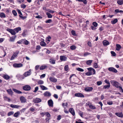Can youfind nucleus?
<instances>
[{"mask_svg": "<svg viewBox=\"0 0 123 123\" xmlns=\"http://www.w3.org/2000/svg\"><path fill=\"white\" fill-rule=\"evenodd\" d=\"M87 69L89 70L88 72L85 73V74L87 76H90L92 74H94L95 73V71L94 69L92 68H87Z\"/></svg>", "mask_w": 123, "mask_h": 123, "instance_id": "1", "label": "nucleus"}, {"mask_svg": "<svg viewBox=\"0 0 123 123\" xmlns=\"http://www.w3.org/2000/svg\"><path fill=\"white\" fill-rule=\"evenodd\" d=\"M111 82L113 86L117 88H119L121 86L120 84L116 81L111 80Z\"/></svg>", "mask_w": 123, "mask_h": 123, "instance_id": "2", "label": "nucleus"}, {"mask_svg": "<svg viewBox=\"0 0 123 123\" xmlns=\"http://www.w3.org/2000/svg\"><path fill=\"white\" fill-rule=\"evenodd\" d=\"M19 52V51L18 50L16 51V52H14L10 59V60H12L14 59L15 57H17V56Z\"/></svg>", "mask_w": 123, "mask_h": 123, "instance_id": "3", "label": "nucleus"}, {"mask_svg": "<svg viewBox=\"0 0 123 123\" xmlns=\"http://www.w3.org/2000/svg\"><path fill=\"white\" fill-rule=\"evenodd\" d=\"M6 30L9 32L12 35H15L16 34L14 29H12L9 28H7L6 29Z\"/></svg>", "mask_w": 123, "mask_h": 123, "instance_id": "4", "label": "nucleus"}, {"mask_svg": "<svg viewBox=\"0 0 123 123\" xmlns=\"http://www.w3.org/2000/svg\"><path fill=\"white\" fill-rule=\"evenodd\" d=\"M49 79L50 81L55 83L57 81V79L53 77H50Z\"/></svg>", "mask_w": 123, "mask_h": 123, "instance_id": "5", "label": "nucleus"}, {"mask_svg": "<svg viewBox=\"0 0 123 123\" xmlns=\"http://www.w3.org/2000/svg\"><path fill=\"white\" fill-rule=\"evenodd\" d=\"M108 70L109 71L113 73H117V71L116 69L112 67L109 68Z\"/></svg>", "mask_w": 123, "mask_h": 123, "instance_id": "6", "label": "nucleus"}, {"mask_svg": "<svg viewBox=\"0 0 123 123\" xmlns=\"http://www.w3.org/2000/svg\"><path fill=\"white\" fill-rule=\"evenodd\" d=\"M31 70L30 69L28 71L25 72L23 74V75L25 77L30 75L31 74Z\"/></svg>", "mask_w": 123, "mask_h": 123, "instance_id": "7", "label": "nucleus"}, {"mask_svg": "<svg viewBox=\"0 0 123 123\" xmlns=\"http://www.w3.org/2000/svg\"><path fill=\"white\" fill-rule=\"evenodd\" d=\"M23 89L25 91L29 90L31 89V87L29 85H26L24 86L23 87Z\"/></svg>", "mask_w": 123, "mask_h": 123, "instance_id": "8", "label": "nucleus"}, {"mask_svg": "<svg viewBox=\"0 0 123 123\" xmlns=\"http://www.w3.org/2000/svg\"><path fill=\"white\" fill-rule=\"evenodd\" d=\"M23 64L21 63H14L13 64V66L15 68H20L22 67Z\"/></svg>", "mask_w": 123, "mask_h": 123, "instance_id": "9", "label": "nucleus"}, {"mask_svg": "<svg viewBox=\"0 0 123 123\" xmlns=\"http://www.w3.org/2000/svg\"><path fill=\"white\" fill-rule=\"evenodd\" d=\"M42 101L40 98H36L33 99V101L34 103H38Z\"/></svg>", "mask_w": 123, "mask_h": 123, "instance_id": "10", "label": "nucleus"}, {"mask_svg": "<svg viewBox=\"0 0 123 123\" xmlns=\"http://www.w3.org/2000/svg\"><path fill=\"white\" fill-rule=\"evenodd\" d=\"M74 95L76 97L80 98H84V95L81 93H76Z\"/></svg>", "mask_w": 123, "mask_h": 123, "instance_id": "11", "label": "nucleus"}, {"mask_svg": "<svg viewBox=\"0 0 123 123\" xmlns=\"http://www.w3.org/2000/svg\"><path fill=\"white\" fill-rule=\"evenodd\" d=\"M55 59L51 58L49 59V62L52 64H55Z\"/></svg>", "mask_w": 123, "mask_h": 123, "instance_id": "12", "label": "nucleus"}, {"mask_svg": "<svg viewBox=\"0 0 123 123\" xmlns=\"http://www.w3.org/2000/svg\"><path fill=\"white\" fill-rule=\"evenodd\" d=\"M20 99L21 103H24L26 102V99L23 96H21L20 98Z\"/></svg>", "mask_w": 123, "mask_h": 123, "instance_id": "13", "label": "nucleus"}, {"mask_svg": "<svg viewBox=\"0 0 123 123\" xmlns=\"http://www.w3.org/2000/svg\"><path fill=\"white\" fill-rule=\"evenodd\" d=\"M43 95L45 97H49L51 96V94L49 92L46 91L44 93Z\"/></svg>", "mask_w": 123, "mask_h": 123, "instance_id": "14", "label": "nucleus"}, {"mask_svg": "<svg viewBox=\"0 0 123 123\" xmlns=\"http://www.w3.org/2000/svg\"><path fill=\"white\" fill-rule=\"evenodd\" d=\"M48 104L49 106L50 107H53V102L52 99L48 100Z\"/></svg>", "mask_w": 123, "mask_h": 123, "instance_id": "15", "label": "nucleus"}, {"mask_svg": "<svg viewBox=\"0 0 123 123\" xmlns=\"http://www.w3.org/2000/svg\"><path fill=\"white\" fill-rule=\"evenodd\" d=\"M60 59L61 61H65L66 60L67 58L64 55H61L60 56Z\"/></svg>", "mask_w": 123, "mask_h": 123, "instance_id": "16", "label": "nucleus"}, {"mask_svg": "<svg viewBox=\"0 0 123 123\" xmlns=\"http://www.w3.org/2000/svg\"><path fill=\"white\" fill-rule=\"evenodd\" d=\"M93 89V88L92 87H88L85 88V90L87 92H90L92 91Z\"/></svg>", "mask_w": 123, "mask_h": 123, "instance_id": "17", "label": "nucleus"}, {"mask_svg": "<svg viewBox=\"0 0 123 123\" xmlns=\"http://www.w3.org/2000/svg\"><path fill=\"white\" fill-rule=\"evenodd\" d=\"M69 111L73 116H74L75 113L74 110L73 108H70L69 109Z\"/></svg>", "mask_w": 123, "mask_h": 123, "instance_id": "18", "label": "nucleus"}, {"mask_svg": "<svg viewBox=\"0 0 123 123\" xmlns=\"http://www.w3.org/2000/svg\"><path fill=\"white\" fill-rule=\"evenodd\" d=\"M16 33H17L19 31H21V28L20 27H18L15 28L14 29Z\"/></svg>", "mask_w": 123, "mask_h": 123, "instance_id": "19", "label": "nucleus"}, {"mask_svg": "<svg viewBox=\"0 0 123 123\" xmlns=\"http://www.w3.org/2000/svg\"><path fill=\"white\" fill-rule=\"evenodd\" d=\"M115 114L117 116H118L119 117H123V114H122V113L121 112V113L116 112L115 113Z\"/></svg>", "mask_w": 123, "mask_h": 123, "instance_id": "20", "label": "nucleus"}, {"mask_svg": "<svg viewBox=\"0 0 123 123\" xmlns=\"http://www.w3.org/2000/svg\"><path fill=\"white\" fill-rule=\"evenodd\" d=\"M10 107L12 108L18 109L19 108L20 106L19 105H14L13 104H11L10 105Z\"/></svg>", "mask_w": 123, "mask_h": 123, "instance_id": "21", "label": "nucleus"}, {"mask_svg": "<svg viewBox=\"0 0 123 123\" xmlns=\"http://www.w3.org/2000/svg\"><path fill=\"white\" fill-rule=\"evenodd\" d=\"M51 39V37L49 36H48L46 39V41L47 42V43H48L50 41V40Z\"/></svg>", "mask_w": 123, "mask_h": 123, "instance_id": "22", "label": "nucleus"}, {"mask_svg": "<svg viewBox=\"0 0 123 123\" xmlns=\"http://www.w3.org/2000/svg\"><path fill=\"white\" fill-rule=\"evenodd\" d=\"M6 91L9 94L11 95H13V92L11 89H7Z\"/></svg>", "mask_w": 123, "mask_h": 123, "instance_id": "23", "label": "nucleus"}, {"mask_svg": "<svg viewBox=\"0 0 123 123\" xmlns=\"http://www.w3.org/2000/svg\"><path fill=\"white\" fill-rule=\"evenodd\" d=\"M13 90L15 93L18 94H21L22 93V92L21 91L18 90L16 89L13 88Z\"/></svg>", "mask_w": 123, "mask_h": 123, "instance_id": "24", "label": "nucleus"}, {"mask_svg": "<svg viewBox=\"0 0 123 123\" xmlns=\"http://www.w3.org/2000/svg\"><path fill=\"white\" fill-rule=\"evenodd\" d=\"M116 50L117 51H119L120 49L121 48V45L118 44H116Z\"/></svg>", "mask_w": 123, "mask_h": 123, "instance_id": "25", "label": "nucleus"}, {"mask_svg": "<svg viewBox=\"0 0 123 123\" xmlns=\"http://www.w3.org/2000/svg\"><path fill=\"white\" fill-rule=\"evenodd\" d=\"M3 77L5 79L7 80H9L10 78V77L7 74L4 75L3 76Z\"/></svg>", "mask_w": 123, "mask_h": 123, "instance_id": "26", "label": "nucleus"}, {"mask_svg": "<svg viewBox=\"0 0 123 123\" xmlns=\"http://www.w3.org/2000/svg\"><path fill=\"white\" fill-rule=\"evenodd\" d=\"M103 44L104 46H107L109 44V42L105 40L103 42Z\"/></svg>", "mask_w": 123, "mask_h": 123, "instance_id": "27", "label": "nucleus"}, {"mask_svg": "<svg viewBox=\"0 0 123 123\" xmlns=\"http://www.w3.org/2000/svg\"><path fill=\"white\" fill-rule=\"evenodd\" d=\"M3 98L5 100L7 101L8 102H10L11 101V99L10 98L7 97L6 96H4Z\"/></svg>", "mask_w": 123, "mask_h": 123, "instance_id": "28", "label": "nucleus"}, {"mask_svg": "<svg viewBox=\"0 0 123 123\" xmlns=\"http://www.w3.org/2000/svg\"><path fill=\"white\" fill-rule=\"evenodd\" d=\"M117 3L118 5H121L123 4V0H118Z\"/></svg>", "mask_w": 123, "mask_h": 123, "instance_id": "29", "label": "nucleus"}, {"mask_svg": "<svg viewBox=\"0 0 123 123\" xmlns=\"http://www.w3.org/2000/svg\"><path fill=\"white\" fill-rule=\"evenodd\" d=\"M20 114V112L18 111L16 112L14 115L13 116L15 117H18Z\"/></svg>", "mask_w": 123, "mask_h": 123, "instance_id": "30", "label": "nucleus"}, {"mask_svg": "<svg viewBox=\"0 0 123 123\" xmlns=\"http://www.w3.org/2000/svg\"><path fill=\"white\" fill-rule=\"evenodd\" d=\"M22 41L23 43H24L25 44L27 45L28 44L29 42L27 40H26L25 39H22Z\"/></svg>", "mask_w": 123, "mask_h": 123, "instance_id": "31", "label": "nucleus"}, {"mask_svg": "<svg viewBox=\"0 0 123 123\" xmlns=\"http://www.w3.org/2000/svg\"><path fill=\"white\" fill-rule=\"evenodd\" d=\"M118 20L117 18L114 19L113 20H112L111 21V23L113 25H114L116 24L117 21Z\"/></svg>", "mask_w": 123, "mask_h": 123, "instance_id": "32", "label": "nucleus"}, {"mask_svg": "<svg viewBox=\"0 0 123 123\" xmlns=\"http://www.w3.org/2000/svg\"><path fill=\"white\" fill-rule=\"evenodd\" d=\"M0 17L1 18L6 17V16L5 14L3 12H1L0 13Z\"/></svg>", "mask_w": 123, "mask_h": 123, "instance_id": "33", "label": "nucleus"}, {"mask_svg": "<svg viewBox=\"0 0 123 123\" xmlns=\"http://www.w3.org/2000/svg\"><path fill=\"white\" fill-rule=\"evenodd\" d=\"M46 14L47 16V17L48 18H52V16L50 13L48 12H47L46 13Z\"/></svg>", "mask_w": 123, "mask_h": 123, "instance_id": "34", "label": "nucleus"}, {"mask_svg": "<svg viewBox=\"0 0 123 123\" xmlns=\"http://www.w3.org/2000/svg\"><path fill=\"white\" fill-rule=\"evenodd\" d=\"M92 60H89L87 61L86 64L88 65H91V63L92 62Z\"/></svg>", "mask_w": 123, "mask_h": 123, "instance_id": "35", "label": "nucleus"}, {"mask_svg": "<svg viewBox=\"0 0 123 123\" xmlns=\"http://www.w3.org/2000/svg\"><path fill=\"white\" fill-rule=\"evenodd\" d=\"M40 86L43 90H47L48 89V88H47L44 86L41 85Z\"/></svg>", "mask_w": 123, "mask_h": 123, "instance_id": "36", "label": "nucleus"}, {"mask_svg": "<svg viewBox=\"0 0 123 123\" xmlns=\"http://www.w3.org/2000/svg\"><path fill=\"white\" fill-rule=\"evenodd\" d=\"M40 44L41 45L43 46H45L46 45V44L44 41L41 42L40 43Z\"/></svg>", "mask_w": 123, "mask_h": 123, "instance_id": "37", "label": "nucleus"}, {"mask_svg": "<svg viewBox=\"0 0 123 123\" xmlns=\"http://www.w3.org/2000/svg\"><path fill=\"white\" fill-rule=\"evenodd\" d=\"M47 67V66H46L43 65L40 67V70H43L45 69Z\"/></svg>", "mask_w": 123, "mask_h": 123, "instance_id": "38", "label": "nucleus"}, {"mask_svg": "<svg viewBox=\"0 0 123 123\" xmlns=\"http://www.w3.org/2000/svg\"><path fill=\"white\" fill-rule=\"evenodd\" d=\"M89 107L90 109L93 110H94L96 109V107L94 106L92 104L89 105Z\"/></svg>", "mask_w": 123, "mask_h": 123, "instance_id": "39", "label": "nucleus"}, {"mask_svg": "<svg viewBox=\"0 0 123 123\" xmlns=\"http://www.w3.org/2000/svg\"><path fill=\"white\" fill-rule=\"evenodd\" d=\"M76 69L79 71L81 72H83L84 71V69L80 68H77Z\"/></svg>", "mask_w": 123, "mask_h": 123, "instance_id": "40", "label": "nucleus"}, {"mask_svg": "<svg viewBox=\"0 0 123 123\" xmlns=\"http://www.w3.org/2000/svg\"><path fill=\"white\" fill-rule=\"evenodd\" d=\"M93 67L94 68H98V66L97 63L96 62L94 63L93 64Z\"/></svg>", "mask_w": 123, "mask_h": 123, "instance_id": "41", "label": "nucleus"}, {"mask_svg": "<svg viewBox=\"0 0 123 123\" xmlns=\"http://www.w3.org/2000/svg\"><path fill=\"white\" fill-rule=\"evenodd\" d=\"M38 85H41L43 84V83L44 82L41 80H39L38 81Z\"/></svg>", "mask_w": 123, "mask_h": 123, "instance_id": "42", "label": "nucleus"}, {"mask_svg": "<svg viewBox=\"0 0 123 123\" xmlns=\"http://www.w3.org/2000/svg\"><path fill=\"white\" fill-rule=\"evenodd\" d=\"M79 2H82L84 4H86L87 3L86 0H76Z\"/></svg>", "mask_w": 123, "mask_h": 123, "instance_id": "43", "label": "nucleus"}, {"mask_svg": "<svg viewBox=\"0 0 123 123\" xmlns=\"http://www.w3.org/2000/svg\"><path fill=\"white\" fill-rule=\"evenodd\" d=\"M76 48V47L74 45H72L70 47V49L72 50H74Z\"/></svg>", "mask_w": 123, "mask_h": 123, "instance_id": "44", "label": "nucleus"}, {"mask_svg": "<svg viewBox=\"0 0 123 123\" xmlns=\"http://www.w3.org/2000/svg\"><path fill=\"white\" fill-rule=\"evenodd\" d=\"M110 86V84H109L107 85H104V86L103 88L106 89L109 88Z\"/></svg>", "mask_w": 123, "mask_h": 123, "instance_id": "45", "label": "nucleus"}, {"mask_svg": "<svg viewBox=\"0 0 123 123\" xmlns=\"http://www.w3.org/2000/svg\"><path fill=\"white\" fill-rule=\"evenodd\" d=\"M12 13L15 16H17V13L16 11L15 10H13L12 11Z\"/></svg>", "mask_w": 123, "mask_h": 123, "instance_id": "46", "label": "nucleus"}, {"mask_svg": "<svg viewBox=\"0 0 123 123\" xmlns=\"http://www.w3.org/2000/svg\"><path fill=\"white\" fill-rule=\"evenodd\" d=\"M52 22V20L50 19H49L45 21V22L46 23H51Z\"/></svg>", "mask_w": 123, "mask_h": 123, "instance_id": "47", "label": "nucleus"}, {"mask_svg": "<svg viewBox=\"0 0 123 123\" xmlns=\"http://www.w3.org/2000/svg\"><path fill=\"white\" fill-rule=\"evenodd\" d=\"M64 69L66 71H67L68 69V65H66L64 67Z\"/></svg>", "mask_w": 123, "mask_h": 123, "instance_id": "48", "label": "nucleus"}, {"mask_svg": "<svg viewBox=\"0 0 123 123\" xmlns=\"http://www.w3.org/2000/svg\"><path fill=\"white\" fill-rule=\"evenodd\" d=\"M14 112L13 111H10L7 114L8 116H10L13 114Z\"/></svg>", "mask_w": 123, "mask_h": 123, "instance_id": "49", "label": "nucleus"}, {"mask_svg": "<svg viewBox=\"0 0 123 123\" xmlns=\"http://www.w3.org/2000/svg\"><path fill=\"white\" fill-rule=\"evenodd\" d=\"M45 114H46V116L47 117V118H50V116L49 113L48 112H46Z\"/></svg>", "mask_w": 123, "mask_h": 123, "instance_id": "50", "label": "nucleus"}, {"mask_svg": "<svg viewBox=\"0 0 123 123\" xmlns=\"http://www.w3.org/2000/svg\"><path fill=\"white\" fill-rule=\"evenodd\" d=\"M47 11H48L49 12V13H53L55 12L54 11H53L52 10H51L49 9H48L47 10Z\"/></svg>", "mask_w": 123, "mask_h": 123, "instance_id": "51", "label": "nucleus"}, {"mask_svg": "<svg viewBox=\"0 0 123 123\" xmlns=\"http://www.w3.org/2000/svg\"><path fill=\"white\" fill-rule=\"evenodd\" d=\"M92 25L95 27H96L98 25V24L96 22H94L92 23Z\"/></svg>", "mask_w": 123, "mask_h": 123, "instance_id": "52", "label": "nucleus"}, {"mask_svg": "<svg viewBox=\"0 0 123 123\" xmlns=\"http://www.w3.org/2000/svg\"><path fill=\"white\" fill-rule=\"evenodd\" d=\"M74 76V78H75L76 77V76L75 74H73L72 75H70V77L69 78V79H70L72 77Z\"/></svg>", "mask_w": 123, "mask_h": 123, "instance_id": "53", "label": "nucleus"}, {"mask_svg": "<svg viewBox=\"0 0 123 123\" xmlns=\"http://www.w3.org/2000/svg\"><path fill=\"white\" fill-rule=\"evenodd\" d=\"M74 76V78H75L76 77V76L75 74H73L72 75H70V77L69 78V79H70L72 77Z\"/></svg>", "mask_w": 123, "mask_h": 123, "instance_id": "54", "label": "nucleus"}, {"mask_svg": "<svg viewBox=\"0 0 123 123\" xmlns=\"http://www.w3.org/2000/svg\"><path fill=\"white\" fill-rule=\"evenodd\" d=\"M26 31L25 30H24L23 33L22 34V35L23 37H25L26 35Z\"/></svg>", "mask_w": 123, "mask_h": 123, "instance_id": "55", "label": "nucleus"}, {"mask_svg": "<svg viewBox=\"0 0 123 123\" xmlns=\"http://www.w3.org/2000/svg\"><path fill=\"white\" fill-rule=\"evenodd\" d=\"M107 104L109 105H111L113 103L112 101H108L107 102Z\"/></svg>", "mask_w": 123, "mask_h": 123, "instance_id": "56", "label": "nucleus"}, {"mask_svg": "<svg viewBox=\"0 0 123 123\" xmlns=\"http://www.w3.org/2000/svg\"><path fill=\"white\" fill-rule=\"evenodd\" d=\"M97 84L98 86H99L102 84V82L101 81H98L97 82Z\"/></svg>", "mask_w": 123, "mask_h": 123, "instance_id": "57", "label": "nucleus"}, {"mask_svg": "<svg viewBox=\"0 0 123 123\" xmlns=\"http://www.w3.org/2000/svg\"><path fill=\"white\" fill-rule=\"evenodd\" d=\"M26 7V6L25 4H22L21 5V7L24 9Z\"/></svg>", "mask_w": 123, "mask_h": 123, "instance_id": "58", "label": "nucleus"}, {"mask_svg": "<svg viewBox=\"0 0 123 123\" xmlns=\"http://www.w3.org/2000/svg\"><path fill=\"white\" fill-rule=\"evenodd\" d=\"M38 87H36L35 88V90L33 91L34 92H36L38 90Z\"/></svg>", "mask_w": 123, "mask_h": 123, "instance_id": "59", "label": "nucleus"}, {"mask_svg": "<svg viewBox=\"0 0 123 123\" xmlns=\"http://www.w3.org/2000/svg\"><path fill=\"white\" fill-rule=\"evenodd\" d=\"M17 1L20 4L22 2H24V0H17Z\"/></svg>", "mask_w": 123, "mask_h": 123, "instance_id": "60", "label": "nucleus"}, {"mask_svg": "<svg viewBox=\"0 0 123 123\" xmlns=\"http://www.w3.org/2000/svg\"><path fill=\"white\" fill-rule=\"evenodd\" d=\"M30 110L34 112L35 111V109L34 108L31 107L30 108Z\"/></svg>", "mask_w": 123, "mask_h": 123, "instance_id": "61", "label": "nucleus"}, {"mask_svg": "<svg viewBox=\"0 0 123 123\" xmlns=\"http://www.w3.org/2000/svg\"><path fill=\"white\" fill-rule=\"evenodd\" d=\"M111 54L113 55V56H115L116 55V54L113 51H111Z\"/></svg>", "mask_w": 123, "mask_h": 123, "instance_id": "62", "label": "nucleus"}, {"mask_svg": "<svg viewBox=\"0 0 123 123\" xmlns=\"http://www.w3.org/2000/svg\"><path fill=\"white\" fill-rule=\"evenodd\" d=\"M71 33L74 36H76V34L75 33V31L73 30H72L71 31Z\"/></svg>", "mask_w": 123, "mask_h": 123, "instance_id": "63", "label": "nucleus"}, {"mask_svg": "<svg viewBox=\"0 0 123 123\" xmlns=\"http://www.w3.org/2000/svg\"><path fill=\"white\" fill-rule=\"evenodd\" d=\"M15 40V38H14L13 37H10V41L11 42H13Z\"/></svg>", "mask_w": 123, "mask_h": 123, "instance_id": "64", "label": "nucleus"}]
</instances>
